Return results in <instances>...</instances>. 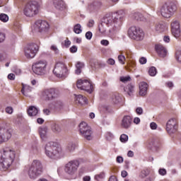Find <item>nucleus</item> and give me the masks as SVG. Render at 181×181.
Returning <instances> with one entry per match:
<instances>
[{"label": "nucleus", "mask_w": 181, "mask_h": 181, "mask_svg": "<svg viewBox=\"0 0 181 181\" xmlns=\"http://www.w3.org/2000/svg\"><path fill=\"white\" fill-rule=\"evenodd\" d=\"M124 11H118L114 13H109L103 18L102 23L99 24L98 30L100 33L107 32V28L110 33H117L121 30L122 21H124Z\"/></svg>", "instance_id": "1"}, {"label": "nucleus", "mask_w": 181, "mask_h": 181, "mask_svg": "<svg viewBox=\"0 0 181 181\" xmlns=\"http://www.w3.org/2000/svg\"><path fill=\"white\" fill-rule=\"evenodd\" d=\"M16 153L13 148L6 147L0 152V170L5 172L13 163Z\"/></svg>", "instance_id": "2"}, {"label": "nucleus", "mask_w": 181, "mask_h": 181, "mask_svg": "<svg viewBox=\"0 0 181 181\" xmlns=\"http://www.w3.org/2000/svg\"><path fill=\"white\" fill-rule=\"evenodd\" d=\"M45 155L51 159H60L63 153L62 148L59 147L57 143L50 141L45 146Z\"/></svg>", "instance_id": "3"}, {"label": "nucleus", "mask_w": 181, "mask_h": 181, "mask_svg": "<svg viewBox=\"0 0 181 181\" xmlns=\"http://www.w3.org/2000/svg\"><path fill=\"white\" fill-rule=\"evenodd\" d=\"M40 6L36 1H31L26 4L23 9V13L28 18H33L39 13Z\"/></svg>", "instance_id": "4"}, {"label": "nucleus", "mask_w": 181, "mask_h": 181, "mask_svg": "<svg viewBox=\"0 0 181 181\" xmlns=\"http://www.w3.org/2000/svg\"><path fill=\"white\" fill-rule=\"evenodd\" d=\"M43 172V166L39 160H34L29 168L28 176L30 179H36Z\"/></svg>", "instance_id": "5"}, {"label": "nucleus", "mask_w": 181, "mask_h": 181, "mask_svg": "<svg viewBox=\"0 0 181 181\" xmlns=\"http://www.w3.org/2000/svg\"><path fill=\"white\" fill-rule=\"evenodd\" d=\"M60 93L59 90L55 88H47L44 89L41 92L40 98L43 101H53L58 98Z\"/></svg>", "instance_id": "6"}, {"label": "nucleus", "mask_w": 181, "mask_h": 181, "mask_svg": "<svg viewBox=\"0 0 181 181\" xmlns=\"http://www.w3.org/2000/svg\"><path fill=\"white\" fill-rule=\"evenodd\" d=\"M33 71L38 76H45L47 73V61L40 60L33 64Z\"/></svg>", "instance_id": "7"}, {"label": "nucleus", "mask_w": 181, "mask_h": 181, "mask_svg": "<svg viewBox=\"0 0 181 181\" xmlns=\"http://www.w3.org/2000/svg\"><path fill=\"white\" fill-rule=\"evenodd\" d=\"M128 35L133 40L141 41L145 37V33L139 27L132 26L128 30Z\"/></svg>", "instance_id": "8"}, {"label": "nucleus", "mask_w": 181, "mask_h": 181, "mask_svg": "<svg viewBox=\"0 0 181 181\" xmlns=\"http://www.w3.org/2000/svg\"><path fill=\"white\" fill-rule=\"evenodd\" d=\"M67 66L63 62H58L55 64L53 74L58 78H66L68 74Z\"/></svg>", "instance_id": "9"}, {"label": "nucleus", "mask_w": 181, "mask_h": 181, "mask_svg": "<svg viewBox=\"0 0 181 181\" xmlns=\"http://www.w3.org/2000/svg\"><path fill=\"white\" fill-rule=\"evenodd\" d=\"M176 12V6L164 4L160 6V13L163 18H170Z\"/></svg>", "instance_id": "10"}, {"label": "nucleus", "mask_w": 181, "mask_h": 181, "mask_svg": "<svg viewBox=\"0 0 181 181\" xmlns=\"http://www.w3.org/2000/svg\"><path fill=\"white\" fill-rule=\"evenodd\" d=\"M79 166L80 162H78V160H71L65 165L64 171L67 175H69V176H76Z\"/></svg>", "instance_id": "11"}, {"label": "nucleus", "mask_w": 181, "mask_h": 181, "mask_svg": "<svg viewBox=\"0 0 181 181\" xmlns=\"http://www.w3.org/2000/svg\"><path fill=\"white\" fill-rule=\"evenodd\" d=\"M39 52V46L37 44H28L24 48V54L27 59H33Z\"/></svg>", "instance_id": "12"}, {"label": "nucleus", "mask_w": 181, "mask_h": 181, "mask_svg": "<svg viewBox=\"0 0 181 181\" xmlns=\"http://www.w3.org/2000/svg\"><path fill=\"white\" fill-rule=\"evenodd\" d=\"M79 132L87 141H91L93 139V130H91V128L88 127L87 123L81 122L79 124Z\"/></svg>", "instance_id": "13"}, {"label": "nucleus", "mask_w": 181, "mask_h": 181, "mask_svg": "<svg viewBox=\"0 0 181 181\" xmlns=\"http://www.w3.org/2000/svg\"><path fill=\"white\" fill-rule=\"evenodd\" d=\"M76 86L80 90L87 91V93H89L90 94L93 93V90L94 88V86H93V83H91V81L87 79L78 80Z\"/></svg>", "instance_id": "14"}, {"label": "nucleus", "mask_w": 181, "mask_h": 181, "mask_svg": "<svg viewBox=\"0 0 181 181\" xmlns=\"http://www.w3.org/2000/svg\"><path fill=\"white\" fill-rule=\"evenodd\" d=\"M49 23L45 21L38 20L33 26V32H46L49 29Z\"/></svg>", "instance_id": "15"}, {"label": "nucleus", "mask_w": 181, "mask_h": 181, "mask_svg": "<svg viewBox=\"0 0 181 181\" xmlns=\"http://www.w3.org/2000/svg\"><path fill=\"white\" fill-rule=\"evenodd\" d=\"M11 136H12V134H11V130H9V129L0 127V144L9 141Z\"/></svg>", "instance_id": "16"}, {"label": "nucleus", "mask_w": 181, "mask_h": 181, "mask_svg": "<svg viewBox=\"0 0 181 181\" xmlns=\"http://www.w3.org/2000/svg\"><path fill=\"white\" fill-rule=\"evenodd\" d=\"M166 130L168 134H175L177 131V119H170L166 124Z\"/></svg>", "instance_id": "17"}, {"label": "nucleus", "mask_w": 181, "mask_h": 181, "mask_svg": "<svg viewBox=\"0 0 181 181\" xmlns=\"http://www.w3.org/2000/svg\"><path fill=\"white\" fill-rule=\"evenodd\" d=\"M171 32L176 39L180 37V23L177 20H175L171 23Z\"/></svg>", "instance_id": "18"}, {"label": "nucleus", "mask_w": 181, "mask_h": 181, "mask_svg": "<svg viewBox=\"0 0 181 181\" xmlns=\"http://www.w3.org/2000/svg\"><path fill=\"white\" fill-rule=\"evenodd\" d=\"M156 50L160 57H166L168 50L163 45L158 44L156 45Z\"/></svg>", "instance_id": "19"}, {"label": "nucleus", "mask_w": 181, "mask_h": 181, "mask_svg": "<svg viewBox=\"0 0 181 181\" xmlns=\"http://www.w3.org/2000/svg\"><path fill=\"white\" fill-rule=\"evenodd\" d=\"M139 95L145 97L148 94V83L146 82H141L139 85Z\"/></svg>", "instance_id": "20"}, {"label": "nucleus", "mask_w": 181, "mask_h": 181, "mask_svg": "<svg viewBox=\"0 0 181 181\" xmlns=\"http://www.w3.org/2000/svg\"><path fill=\"white\" fill-rule=\"evenodd\" d=\"M131 124H132V118L130 116H124L122 120V128L128 129L131 127Z\"/></svg>", "instance_id": "21"}, {"label": "nucleus", "mask_w": 181, "mask_h": 181, "mask_svg": "<svg viewBox=\"0 0 181 181\" xmlns=\"http://www.w3.org/2000/svg\"><path fill=\"white\" fill-rule=\"evenodd\" d=\"M54 5L56 9H58L59 11H64V9H66V4H64L63 0H54Z\"/></svg>", "instance_id": "22"}, {"label": "nucleus", "mask_w": 181, "mask_h": 181, "mask_svg": "<svg viewBox=\"0 0 181 181\" xmlns=\"http://www.w3.org/2000/svg\"><path fill=\"white\" fill-rule=\"evenodd\" d=\"M155 30L158 33H163L166 30V25L162 22L156 23L155 24Z\"/></svg>", "instance_id": "23"}, {"label": "nucleus", "mask_w": 181, "mask_h": 181, "mask_svg": "<svg viewBox=\"0 0 181 181\" xmlns=\"http://www.w3.org/2000/svg\"><path fill=\"white\" fill-rule=\"evenodd\" d=\"M23 87L21 89V93L25 97H30V93L32 92V88L28 85L22 84Z\"/></svg>", "instance_id": "24"}, {"label": "nucleus", "mask_w": 181, "mask_h": 181, "mask_svg": "<svg viewBox=\"0 0 181 181\" xmlns=\"http://www.w3.org/2000/svg\"><path fill=\"white\" fill-rule=\"evenodd\" d=\"M100 6H101L100 3H98L97 1H93L88 5V11H90V12H94L95 11H97L98 9H99Z\"/></svg>", "instance_id": "25"}, {"label": "nucleus", "mask_w": 181, "mask_h": 181, "mask_svg": "<svg viewBox=\"0 0 181 181\" xmlns=\"http://www.w3.org/2000/svg\"><path fill=\"white\" fill-rule=\"evenodd\" d=\"M40 138L45 141L47 138V127H41L39 129Z\"/></svg>", "instance_id": "26"}, {"label": "nucleus", "mask_w": 181, "mask_h": 181, "mask_svg": "<svg viewBox=\"0 0 181 181\" xmlns=\"http://www.w3.org/2000/svg\"><path fill=\"white\" fill-rule=\"evenodd\" d=\"M121 95L119 93H115L112 95L111 101L113 104H119L121 103Z\"/></svg>", "instance_id": "27"}, {"label": "nucleus", "mask_w": 181, "mask_h": 181, "mask_svg": "<svg viewBox=\"0 0 181 181\" xmlns=\"http://www.w3.org/2000/svg\"><path fill=\"white\" fill-rule=\"evenodd\" d=\"M37 108L35 107V106H30L28 110L29 117H35L37 115Z\"/></svg>", "instance_id": "28"}, {"label": "nucleus", "mask_w": 181, "mask_h": 181, "mask_svg": "<svg viewBox=\"0 0 181 181\" xmlns=\"http://www.w3.org/2000/svg\"><path fill=\"white\" fill-rule=\"evenodd\" d=\"M76 101L83 105V104H87V98L83 97L82 95H78L76 97Z\"/></svg>", "instance_id": "29"}, {"label": "nucleus", "mask_w": 181, "mask_h": 181, "mask_svg": "<svg viewBox=\"0 0 181 181\" xmlns=\"http://www.w3.org/2000/svg\"><path fill=\"white\" fill-rule=\"evenodd\" d=\"M133 19H135L136 21H146V18H145V16H144V15L141 13H134L133 14Z\"/></svg>", "instance_id": "30"}, {"label": "nucleus", "mask_w": 181, "mask_h": 181, "mask_svg": "<svg viewBox=\"0 0 181 181\" xmlns=\"http://www.w3.org/2000/svg\"><path fill=\"white\" fill-rule=\"evenodd\" d=\"M52 131L55 132L56 134H59V132H62V127L57 123H54L52 125Z\"/></svg>", "instance_id": "31"}, {"label": "nucleus", "mask_w": 181, "mask_h": 181, "mask_svg": "<svg viewBox=\"0 0 181 181\" xmlns=\"http://www.w3.org/2000/svg\"><path fill=\"white\" fill-rule=\"evenodd\" d=\"M76 69L75 71L76 74H80L81 70L84 69V64L83 62H77L76 65Z\"/></svg>", "instance_id": "32"}, {"label": "nucleus", "mask_w": 181, "mask_h": 181, "mask_svg": "<svg viewBox=\"0 0 181 181\" xmlns=\"http://www.w3.org/2000/svg\"><path fill=\"white\" fill-rule=\"evenodd\" d=\"M125 93H127L129 95H131L132 93H134V86L132 84H129L127 87L124 88Z\"/></svg>", "instance_id": "33"}, {"label": "nucleus", "mask_w": 181, "mask_h": 181, "mask_svg": "<svg viewBox=\"0 0 181 181\" xmlns=\"http://www.w3.org/2000/svg\"><path fill=\"white\" fill-rule=\"evenodd\" d=\"M74 33H76V35H80L81 32H83V30H81V25L76 24L74 27Z\"/></svg>", "instance_id": "34"}, {"label": "nucleus", "mask_w": 181, "mask_h": 181, "mask_svg": "<svg viewBox=\"0 0 181 181\" xmlns=\"http://www.w3.org/2000/svg\"><path fill=\"white\" fill-rule=\"evenodd\" d=\"M74 149H76V144L69 143L66 147V151L68 152H74Z\"/></svg>", "instance_id": "35"}, {"label": "nucleus", "mask_w": 181, "mask_h": 181, "mask_svg": "<svg viewBox=\"0 0 181 181\" xmlns=\"http://www.w3.org/2000/svg\"><path fill=\"white\" fill-rule=\"evenodd\" d=\"M0 21L1 22H4V23H6L8 21H9V16L5 13H1L0 14Z\"/></svg>", "instance_id": "36"}, {"label": "nucleus", "mask_w": 181, "mask_h": 181, "mask_svg": "<svg viewBox=\"0 0 181 181\" xmlns=\"http://www.w3.org/2000/svg\"><path fill=\"white\" fill-rule=\"evenodd\" d=\"M105 177V173L101 172L100 174H97L95 176V179L97 181L101 180V179H104Z\"/></svg>", "instance_id": "37"}, {"label": "nucleus", "mask_w": 181, "mask_h": 181, "mask_svg": "<svg viewBox=\"0 0 181 181\" xmlns=\"http://www.w3.org/2000/svg\"><path fill=\"white\" fill-rule=\"evenodd\" d=\"M156 68L154 66H151L149 70H148V74L150 76H151L152 77L156 76Z\"/></svg>", "instance_id": "38"}, {"label": "nucleus", "mask_w": 181, "mask_h": 181, "mask_svg": "<svg viewBox=\"0 0 181 181\" xmlns=\"http://www.w3.org/2000/svg\"><path fill=\"white\" fill-rule=\"evenodd\" d=\"M125 56L120 54L118 56V61L121 64H125Z\"/></svg>", "instance_id": "39"}, {"label": "nucleus", "mask_w": 181, "mask_h": 181, "mask_svg": "<svg viewBox=\"0 0 181 181\" xmlns=\"http://www.w3.org/2000/svg\"><path fill=\"white\" fill-rule=\"evenodd\" d=\"M120 81L122 83H127V81H131V76H122L120 77Z\"/></svg>", "instance_id": "40"}, {"label": "nucleus", "mask_w": 181, "mask_h": 181, "mask_svg": "<svg viewBox=\"0 0 181 181\" xmlns=\"http://www.w3.org/2000/svg\"><path fill=\"white\" fill-rule=\"evenodd\" d=\"M149 175V170H143L140 174V176L144 179L146 177Z\"/></svg>", "instance_id": "41"}, {"label": "nucleus", "mask_w": 181, "mask_h": 181, "mask_svg": "<svg viewBox=\"0 0 181 181\" xmlns=\"http://www.w3.org/2000/svg\"><path fill=\"white\" fill-rule=\"evenodd\" d=\"M119 140L123 143L127 142L128 141V136L127 134H122L120 136Z\"/></svg>", "instance_id": "42"}, {"label": "nucleus", "mask_w": 181, "mask_h": 181, "mask_svg": "<svg viewBox=\"0 0 181 181\" xmlns=\"http://www.w3.org/2000/svg\"><path fill=\"white\" fill-rule=\"evenodd\" d=\"M63 102L62 100H57V102L55 103V107L57 108H59V109H62L63 108Z\"/></svg>", "instance_id": "43"}, {"label": "nucleus", "mask_w": 181, "mask_h": 181, "mask_svg": "<svg viewBox=\"0 0 181 181\" xmlns=\"http://www.w3.org/2000/svg\"><path fill=\"white\" fill-rule=\"evenodd\" d=\"M158 173L161 176H165V175L167 173L166 169H165V168H160L159 170H158Z\"/></svg>", "instance_id": "44"}, {"label": "nucleus", "mask_w": 181, "mask_h": 181, "mask_svg": "<svg viewBox=\"0 0 181 181\" xmlns=\"http://www.w3.org/2000/svg\"><path fill=\"white\" fill-rule=\"evenodd\" d=\"M6 37V35H5V33L0 32V43H2V42H4Z\"/></svg>", "instance_id": "45"}, {"label": "nucleus", "mask_w": 181, "mask_h": 181, "mask_svg": "<svg viewBox=\"0 0 181 181\" xmlns=\"http://www.w3.org/2000/svg\"><path fill=\"white\" fill-rule=\"evenodd\" d=\"M50 49L52 50V52H54V53H56V54H57V53H59V49L57 48V47L56 45H52L50 47Z\"/></svg>", "instance_id": "46"}, {"label": "nucleus", "mask_w": 181, "mask_h": 181, "mask_svg": "<svg viewBox=\"0 0 181 181\" xmlns=\"http://www.w3.org/2000/svg\"><path fill=\"white\" fill-rule=\"evenodd\" d=\"M86 37L88 40H91V37H93V33L88 31L86 33Z\"/></svg>", "instance_id": "47"}, {"label": "nucleus", "mask_w": 181, "mask_h": 181, "mask_svg": "<svg viewBox=\"0 0 181 181\" xmlns=\"http://www.w3.org/2000/svg\"><path fill=\"white\" fill-rule=\"evenodd\" d=\"M136 114H138V115H142L144 112V109H142V107H137L136 109Z\"/></svg>", "instance_id": "48"}, {"label": "nucleus", "mask_w": 181, "mask_h": 181, "mask_svg": "<svg viewBox=\"0 0 181 181\" xmlns=\"http://www.w3.org/2000/svg\"><path fill=\"white\" fill-rule=\"evenodd\" d=\"M6 112L7 114H12V112H13V108H12V107H7L6 108Z\"/></svg>", "instance_id": "49"}, {"label": "nucleus", "mask_w": 181, "mask_h": 181, "mask_svg": "<svg viewBox=\"0 0 181 181\" xmlns=\"http://www.w3.org/2000/svg\"><path fill=\"white\" fill-rule=\"evenodd\" d=\"M175 57H176V60H177V62L181 63V52H177Z\"/></svg>", "instance_id": "50"}, {"label": "nucleus", "mask_w": 181, "mask_h": 181, "mask_svg": "<svg viewBox=\"0 0 181 181\" xmlns=\"http://www.w3.org/2000/svg\"><path fill=\"white\" fill-rule=\"evenodd\" d=\"M70 52L71 53H76V52H77V47L76 45L72 46L70 48Z\"/></svg>", "instance_id": "51"}, {"label": "nucleus", "mask_w": 181, "mask_h": 181, "mask_svg": "<svg viewBox=\"0 0 181 181\" xmlns=\"http://www.w3.org/2000/svg\"><path fill=\"white\" fill-rule=\"evenodd\" d=\"M150 127L151 128V129H156V128H158V124H156V123L155 122H151L150 124Z\"/></svg>", "instance_id": "52"}, {"label": "nucleus", "mask_w": 181, "mask_h": 181, "mask_svg": "<svg viewBox=\"0 0 181 181\" xmlns=\"http://www.w3.org/2000/svg\"><path fill=\"white\" fill-rule=\"evenodd\" d=\"M101 45H103V46H108V45H110V42H108V40H103L100 42Z\"/></svg>", "instance_id": "53"}, {"label": "nucleus", "mask_w": 181, "mask_h": 181, "mask_svg": "<svg viewBox=\"0 0 181 181\" xmlns=\"http://www.w3.org/2000/svg\"><path fill=\"white\" fill-rule=\"evenodd\" d=\"M139 63H140V64H146V58H145V57L140 58Z\"/></svg>", "instance_id": "54"}, {"label": "nucleus", "mask_w": 181, "mask_h": 181, "mask_svg": "<svg viewBox=\"0 0 181 181\" xmlns=\"http://www.w3.org/2000/svg\"><path fill=\"white\" fill-rule=\"evenodd\" d=\"M88 28H93L94 26V20H90L88 23Z\"/></svg>", "instance_id": "55"}, {"label": "nucleus", "mask_w": 181, "mask_h": 181, "mask_svg": "<svg viewBox=\"0 0 181 181\" xmlns=\"http://www.w3.org/2000/svg\"><path fill=\"white\" fill-rule=\"evenodd\" d=\"M107 64L113 66V64H115V61L113 59H109L107 60Z\"/></svg>", "instance_id": "56"}, {"label": "nucleus", "mask_w": 181, "mask_h": 181, "mask_svg": "<svg viewBox=\"0 0 181 181\" xmlns=\"http://www.w3.org/2000/svg\"><path fill=\"white\" fill-rule=\"evenodd\" d=\"M163 40L165 42V43H169V42H170V37H169L168 35H165L163 37Z\"/></svg>", "instance_id": "57"}, {"label": "nucleus", "mask_w": 181, "mask_h": 181, "mask_svg": "<svg viewBox=\"0 0 181 181\" xmlns=\"http://www.w3.org/2000/svg\"><path fill=\"white\" fill-rule=\"evenodd\" d=\"M8 80H15V74H8Z\"/></svg>", "instance_id": "58"}, {"label": "nucleus", "mask_w": 181, "mask_h": 181, "mask_svg": "<svg viewBox=\"0 0 181 181\" xmlns=\"http://www.w3.org/2000/svg\"><path fill=\"white\" fill-rule=\"evenodd\" d=\"M117 162H118V163H122V162H124V158L121 156H118L117 158Z\"/></svg>", "instance_id": "59"}, {"label": "nucleus", "mask_w": 181, "mask_h": 181, "mask_svg": "<svg viewBox=\"0 0 181 181\" xmlns=\"http://www.w3.org/2000/svg\"><path fill=\"white\" fill-rule=\"evenodd\" d=\"M127 156H129V158H133V156H134V151H129L128 153H127Z\"/></svg>", "instance_id": "60"}, {"label": "nucleus", "mask_w": 181, "mask_h": 181, "mask_svg": "<svg viewBox=\"0 0 181 181\" xmlns=\"http://www.w3.org/2000/svg\"><path fill=\"white\" fill-rule=\"evenodd\" d=\"M43 112L45 115H49L50 114V110H49V109H44Z\"/></svg>", "instance_id": "61"}, {"label": "nucleus", "mask_w": 181, "mask_h": 181, "mask_svg": "<svg viewBox=\"0 0 181 181\" xmlns=\"http://www.w3.org/2000/svg\"><path fill=\"white\" fill-rule=\"evenodd\" d=\"M70 45H71V42H70V40H65V46L66 47H69V46H70Z\"/></svg>", "instance_id": "62"}, {"label": "nucleus", "mask_w": 181, "mask_h": 181, "mask_svg": "<svg viewBox=\"0 0 181 181\" xmlns=\"http://www.w3.org/2000/svg\"><path fill=\"white\" fill-rule=\"evenodd\" d=\"M109 181H118L117 180V177L114 175H112L110 178H109Z\"/></svg>", "instance_id": "63"}, {"label": "nucleus", "mask_w": 181, "mask_h": 181, "mask_svg": "<svg viewBox=\"0 0 181 181\" xmlns=\"http://www.w3.org/2000/svg\"><path fill=\"white\" fill-rule=\"evenodd\" d=\"M83 181H90V180H91V177H90V176H85L83 177Z\"/></svg>", "instance_id": "64"}]
</instances>
